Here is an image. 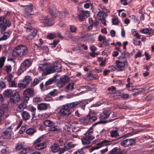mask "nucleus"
I'll list each match as a JSON object with an SVG mask.
<instances>
[{
	"label": "nucleus",
	"instance_id": "obj_41",
	"mask_svg": "<svg viewBox=\"0 0 154 154\" xmlns=\"http://www.w3.org/2000/svg\"><path fill=\"white\" fill-rule=\"evenodd\" d=\"M60 15V17L61 19H63L65 18L66 16L68 15V12H65V11H62L59 13Z\"/></svg>",
	"mask_w": 154,
	"mask_h": 154
},
{
	"label": "nucleus",
	"instance_id": "obj_43",
	"mask_svg": "<svg viewBox=\"0 0 154 154\" xmlns=\"http://www.w3.org/2000/svg\"><path fill=\"white\" fill-rule=\"evenodd\" d=\"M44 140V137L42 136L41 137H39L38 139H37L33 143V144H36V143H40L41 142H44L43 141Z\"/></svg>",
	"mask_w": 154,
	"mask_h": 154
},
{
	"label": "nucleus",
	"instance_id": "obj_2",
	"mask_svg": "<svg viewBox=\"0 0 154 154\" xmlns=\"http://www.w3.org/2000/svg\"><path fill=\"white\" fill-rule=\"evenodd\" d=\"M50 14L48 17H46L45 19H42L41 22L44 23L45 25L51 26L53 25L54 22L53 18L55 17L56 16V11H54L52 9L50 10Z\"/></svg>",
	"mask_w": 154,
	"mask_h": 154
},
{
	"label": "nucleus",
	"instance_id": "obj_46",
	"mask_svg": "<svg viewBox=\"0 0 154 154\" xmlns=\"http://www.w3.org/2000/svg\"><path fill=\"white\" fill-rule=\"evenodd\" d=\"M13 78V76L12 74H8L5 78V79L7 81L8 83H10Z\"/></svg>",
	"mask_w": 154,
	"mask_h": 154
},
{
	"label": "nucleus",
	"instance_id": "obj_60",
	"mask_svg": "<svg viewBox=\"0 0 154 154\" xmlns=\"http://www.w3.org/2000/svg\"><path fill=\"white\" fill-rule=\"evenodd\" d=\"M88 2L86 3L84 5V7L85 8H88L90 6L92 5V4L90 2V1H88Z\"/></svg>",
	"mask_w": 154,
	"mask_h": 154
},
{
	"label": "nucleus",
	"instance_id": "obj_22",
	"mask_svg": "<svg viewBox=\"0 0 154 154\" xmlns=\"http://www.w3.org/2000/svg\"><path fill=\"white\" fill-rule=\"evenodd\" d=\"M50 148L53 153L57 152L60 149V147L59 145L56 143H54L51 145Z\"/></svg>",
	"mask_w": 154,
	"mask_h": 154
},
{
	"label": "nucleus",
	"instance_id": "obj_61",
	"mask_svg": "<svg viewBox=\"0 0 154 154\" xmlns=\"http://www.w3.org/2000/svg\"><path fill=\"white\" fill-rule=\"evenodd\" d=\"M26 129V128L25 126H22L19 131V133L20 134H22L25 131V130Z\"/></svg>",
	"mask_w": 154,
	"mask_h": 154
},
{
	"label": "nucleus",
	"instance_id": "obj_30",
	"mask_svg": "<svg viewBox=\"0 0 154 154\" xmlns=\"http://www.w3.org/2000/svg\"><path fill=\"white\" fill-rule=\"evenodd\" d=\"M32 81L31 77L29 75L26 76L24 79L23 82L25 83L28 85Z\"/></svg>",
	"mask_w": 154,
	"mask_h": 154
},
{
	"label": "nucleus",
	"instance_id": "obj_64",
	"mask_svg": "<svg viewBox=\"0 0 154 154\" xmlns=\"http://www.w3.org/2000/svg\"><path fill=\"white\" fill-rule=\"evenodd\" d=\"M74 154H84L83 150L82 149H79L77 152H75Z\"/></svg>",
	"mask_w": 154,
	"mask_h": 154
},
{
	"label": "nucleus",
	"instance_id": "obj_20",
	"mask_svg": "<svg viewBox=\"0 0 154 154\" xmlns=\"http://www.w3.org/2000/svg\"><path fill=\"white\" fill-rule=\"evenodd\" d=\"M21 116L22 119L24 121H27L30 118V114L28 112L24 111L21 113Z\"/></svg>",
	"mask_w": 154,
	"mask_h": 154
},
{
	"label": "nucleus",
	"instance_id": "obj_49",
	"mask_svg": "<svg viewBox=\"0 0 154 154\" xmlns=\"http://www.w3.org/2000/svg\"><path fill=\"white\" fill-rule=\"evenodd\" d=\"M93 131L94 130L93 127H91L88 130L87 132L85 133V135L88 136V135H91Z\"/></svg>",
	"mask_w": 154,
	"mask_h": 154
},
{
	"label": "nucleus",
	"instance_id": "obj_35",
	"mask_svg": "<svg viewBox=\"0 0 154 154\" xmlns=\"http://www.w3.org/2000/svg\"><path fill=\"white\" fill-rule=\"evenodd\" d=\"M87 79L88 80H96L97 79V77L95 75L90 73L87 75Z\"/></svg>",
	"mask_w": 154,
	"mask_h": 154
},
{
	"label": "nucleus",
	"instance_id": "obj_7",
	"mask_svg": "<svg viewBox=\"0 0 154 154\" xmlns=\"http://www.w3.org/2000/svg\"><path fill=\"white\" fill-rule=\"evenodd\" d=\"M48 73L60 72L62 71V66L59 62H54L52 67L48 70Z\"/></svg>",
	"mask_w": 154,
	"mask_h": 154
},
{
	"label": "nucleus",
	"instance_id": "obj_27",
	"mask_svg": "<svg viewBox=\"0 0 154 154\" xmlns=\"http://www.w3.org/2000/svg\"><path fill=\"white\" fill-rule=\"evenodd\" d=\"M97 17L99 20L104 19H105L106 16V14L105 12H103L100 10H99L97 14Z\"/></svg>",
	"mask_w": 154,
	"mask_h": 154
},
{
	"label": "nucleus",
	"instance_id": "obj_32",
	"mask_svg": "<svg viewBox=\"0 0 154 154\" xmlns=\"http://www.w3.org/2000/svg\"><path fill=\"white\" fill-rule=\"evenodd\" d=\"M75 146V144H72L71 143L66 142L64 144V147L66 149H71L74 147Z\"/></svg>",
	"mask_w": 154,
	"mask_h": 154
},
{
	"label": "nucleus",
	"instance_id": "obj_58",
	"mask_svg": "<svg viewBox=\"0 0 154 154\" xmlns=\"http://www.w3.org/2000/svg\"><path fill=\"white\" fill-rule=\"evenodd\" d=\"M54 82L52 79H50L48 81H47L45 83V85L47 86V85H51Z\"/></svg>",
	"mask_w": 154,
	"mask_h": 154
},
{
	"label": "nucleus",
	"instance_id": "obj_19",
	"mask_svg": "<svg viewBox=\"0 0 154 154\" xmlns=\"http://www.w3.org/2000/svg\"><path fill=\"white\" fill-rule=\"evenodd\" d=\"M34 145L35 148L37 150H41L45 148L46 147V143L45 142H42L40 143L33 144Z\"/></svg>",
	"mask_w": 154,
	"mask_h": 154
},
{
	"label": "nucleus",
	"instance_id": "obj_3",
	"mask_svg": "<svg viewBox=\"0 0 154 154\" xmlns=\"http://www.w3.org/2000/svg\"><path fill=\"white\" fill-rule=\"evenodd\" d=\"M24 28L26 29V32H30L31 30H33L32 32L30 33L26 37V39L28 40H31L33 39L36 35L37 30L35 29L33 30L30 24H29L28 25H25L24 26Z\"/></svg>",
	"mask_w": 154,
	"mask_h": 154
},
{
	"label": "nucleus",
	"instance_id": "obj_5",
	"mask_svg": "<svg viewBox=\"0 0 154 154\" xmlns=\"http://www.w3.org/2000/svg\"><path fill=\"white\" fill-rule=\"evenodd\" d=\"M116 66L119 71L124 70L125 66L127 63L126 59L123 57H119V60H116Z\"/></svg>",
	"mask_w": 154,
	"mask_h": 154
},
{
	"label": "nucleus",
	"instance_id": "obj_45",
	"mask_svg": "<svg viewBox=\"0 0 154 154\" xmlns=\"http://www.w3.org/2000/svg\"><path fill=\"white\" fill-rule=\"evenodd\" d=\"M59 42L58 40H54L52 43L50 44V47L52 48H54Z\"/></svg>",
	"mask_w": 154,
	"mask_h": 154
},
{
	"label": "nucleus",
	"instance_id": "obj_55",
	"mask_svg": "<svg viewBox=\"0 0 154 154\" xmlns=\"http://www.w3.org/2000/svg\"><path fill=\"white\" fill-rule=\"evenodd\" d=\"M115 88L114 86H112L111 87L109 88L108 90L110 91L109 93L114 94L115 92Z\"/></svg>",
	"mask_w": 154,
	"mask_h": 154
},
{
	"label": "nucleus",
	"instance_id": "obj_38",
	"mask_svg": "<svg viewBox=\"0 0 154 154\" xmlns=\"http://www.w3.org/2000/svg\"><path fill=\"white\" fill-rule=\"evenodd\" d=\"M26 132V133L27 134L30 135H32L36 132V130L30 128L27 129Z\"/></svg>",
	"mask_w": 154,
	"mask_h": 154
},
{
	"label": "nucleus",
	"instance_id": "obj_47",
	"mask_svg": "<svg viewBox=\"0 0 154 154\" xmlns=\"http://www.w3.org/2000/svg\"><path fill=\"white\" fill-rule=\"evenodd\" d=\"M5 58L3 57L0 58V68H2L5 61Z\"/></svg>",
	"mask_w": 154,
	"mask_h": 154
},
{
	"label": "nucleus",
	"instance_id": "obj_16",
	"mask_svg": "<svg viewBox=\"0 0 154 154\" xmlns=\"http://www.w3.org/2000/svg\"><path fill=\"white\" fill-rule=\"evenodd\" d=\"M111 112L110 109H107L104 110L100 115V118L101 119H104L108 118Z\"/></svg>",
	"mask_w": 154,
	"mask_h": 154
},
{
	"label": "nucleus",
	"instance_id": "obj_52",
	"mask_svg": "<svg viewBox=\"0 0 154 154\" xmlns=\"http://www.w3.org/2000/svg\"><path fill=\"white\" fill-rule=\"evenodd\" d=\"M29 97L27 95H24L23 96L22 98V99L23 100V103H26L29 100Z\"/></svg>",
	"mask_w": 154,
	"mask_h": 154
},
{
	"label": "nucleus",
	"instance_id": "obj_8",
	"mask_svg": "<svg viewBox=\"0 0 154 154\" xmlns=\"http://www.w3.org/2000/svg\"><path fill=\"white\" fill-rule=\"evenodd\" d=\"M21 7H23V10L25 14V16H28V17H32V16L33 14L30 13L33 10V5L32 4H30L29 5H20Z\"/></svg>",
	"mask_w": 154,
	"mask_h": 154
},
{
	"label": "nucleus",
	"instance_id": "obj_31",
	"mask_svg": "<svg viewBox=\"0 0 154 154\" xmlns=\"http://www.w3.org/2000/svg\"><path fill=\"white\" fill-rule=\"evenodd\" d=\"M110 136L112 137H116L119 135L118 130H113L110 132Z\"/></svg>",
	"mask_w": 154,
	"mask_h": 154
},
{
	"label": "nucleus",
	"instance_id": "obj_59",
	"mask_svg": "<svg viewBox=\"0 0 154 154\" xmlns=\"http://www.w3.org/2000/svg\"><path fill=\"white\" fill-rule=\"evenodd\" d=\"M108 68V69L110 72L114 71L116 69V66H109Z\"/></svg>",
	"mask_w": 154,
	"mask_h": 154
},
{
	"label": "nucleus",
	"instance_id": "obj_48",
	"mask_svg": "<svg viewBox=\"0 0 154 154\" xmlns=\"http://www.w3.org/2000/svg\"><path fill=\"white\" fill-rule=\"evenodd\" d=\"M49 94L52 97L56 96L58 94L57 90L56 89H54L53 90L51 91Z\"/></svg>",
	"mask_w": 154,
	"mask_h": 154
},
{
	"label": "nucleus",
	"instance_id": "obj_10",
	"mask_svg": "<svg viewBox=\"0 0 154 154\" xmlns=\"http://www.w3.org/2000/svg\"><path fill=\"white\" fill-rule=\"evenodd\" d=\"M70 110L68 105L66 104L63 106L62 109L60 110L59 112L62 115L68 116L71 114Z\"/></svg>",
	"mask_w": 154,
	"mask_h": 154
},
{
	"label": "nucleus",
	"instance_id": "obj_53",
	"mask_svg": "<svg viewBox=\"0 0 154 154\" xmlns=\"http://www.w3.org/2000/svg\"><path fill=\"white\" fill-rule=\"evenodd\" d=\"M18 85V87L20 88L21 89H23V88H25L27 85L25 83H19Z\"/></svg>",
	"mask_w": 154,
	"mask_h": 154
},
{
	"label": "nucleus",
	"instance_id": "obj_42",
	"mask_svg": "<svg viewBox=\"0 0 154 154\" xmlns=\"http://www.w3.org/2000/svg\"><path fill=\"white\" fill-rule=\"evenodd\" d=\"M44 123L45 125L49 127L50 128L52 126V125L53 124H54L53 122L48 120L45 121Z\"/></svg>",
	"mask_w": 154,
	"mask_h": 154
},
{
	"label": "nucleus",
	"instance_id": "obj_29",
	"mask_svg": "<svg viewBox=\"0 0 154 154\" xmlns=\"http://www.w3.org/2000/svg\"><path fill=\"white\" fill-rule=\"evenodd\" d=\"M51 127L49 131L54 132H57L60 130L61 128L57 125H54V124Z\"/></svg>",
	"mask_w": 154,
	"mask_h": 154
},
{
	"label": "nucleus",
	"instance_id": "obj_24",
	"mask_svg": "<svg viewBox=\"0 0 154 154\" xmlns=\"http://www.w3.org/2000/svg\"><path fill=\"white\" fill-rule=\"evenodd\" d=\"M26 105L24 103H21L16 109V111L18 112L23 111L26 107Z\"/></svg>",
	"mask_w": 154,
	"mask_h": 154
},
{
	"label": "nucleus",
	"instance_id": "obj_62",
	"mask_svg": "<svg viewBox=\"0 0 154 154\" xmlns=\"http://www.w3.org/2000/svg\"><path fill=\"white\" fill-rule=\"evenodd\" d=\"M23 147V145L21 144H18L16 147V149L17 150H20L22 149Z\"/></svg>",
	"mask_w": 154,
	"mask_h": 154
},
{
	"label": "nucleus",
	"instance_id": "obj_57",
	"mask_svg": "<svg viewBox=\"0 0 154 154\" xmlns=\"http://www.w3.org/2000/svg\"><path fill=\"white\" fill-rule=\"evenodd\" d=\"M128 95L127 94H123L121 96H119L118 98L121 100L125 99H127L128 97Z\"/></svg>",
	"mask_w": 154,
	"mask_h": 154
},
{
	"label": "nucleus",
	"instance_id": "obj_17",
	"mask_svg": "<svg viewBox=\"0 0 154 154\" xmlns=\"http://www.w3.org/2000/svg\"><path fill=\"white\" fill-rule=\"evenodd\" d=\"M89 15V13L88 11H82L80 14L78 15V17L79 20L82 21L85 18V17H87Z\"/></svg>",
	"mask_w": 154,
	"mask_h": 154
},
{
	"label": "nucleus",
	"instance_id": "obj_23",
	"mask_svg": "<svg viewBox=\"0 0 154 154\" xmlns=\"http://www.w3.org/2000/svg\"><path fill=\"white\" fill-rule=\"evenodd\" d=\"M110 145V141L107 140H104L97 143V147L99 149L103 146Z\"/></svg>",
	"mask_w": 154,
	"mask_h": 154
},
{
	"label": "nucleus",
	"instance_id": "obj_11",
	"mask_svg": "<svg viewBox=\"0 0 154 154\" xmlns=\"http://www.w3.org/2000/svg\"><path fill=\"white\" fill-rule=\"evenodd\" d=\"M133 139H130L125 140L121 143V145L124 147H127L135 144Z\"/></svg>",
	"mask_w": 154,
	"mask_h": 154
},
{
	"label": "nucleus",
	"instance_id": "obj_25",
	"mask_svg": "<svg viewBox=\"0 0 154 154\" xmlns=\"http://www.w3.org/2000/svg\"><path fill=\"white\" fill-rule=\"evenodd\" d=\"M79 121L81 124L84 125H87L90 122L87 116L81 118Z\"/></svg>",
	"mask_w": 154,
	"mask_h": 154
},
{
	"label": "nucleus",
	"instance_id": "obj_36",
	"mask_svg": "<svg viewBox=\"0 0 154 154\" xmlns=\"http://www.w3.org/2000/svg\"><path fill=\"white\" fill-rule=\"evenodd\" d=\"M5 137L7 139L9 138L11 135V130L10 129H7L3 132Z\"/></svg>",
	"mask_w": 154,
	"mask_h": 154
},
{
	"label": "nucleus",
	"instance_id": "obj_12",
	"mask_svg": "<svg viewBox=\"0 0 154 154\" xmlns=\"http://www.w3.org/2000/svg\"><path fill=\"white\" fill-rule=\"evenodd\" d=\"M20 100V96L18 93H15L10 99L11 103L15 104L18 103Z\"/></svg>",
	"mask_w": 154,
	"mask_h": 154
},
{
	"label": "nucleus",
	"instance_id": "obj_6",
	"mask_svg": "<svg viewBox=\"0 0 154 154\" xmlns=\"http://www.w3.org/2000/svg\"><path fill=\"white\" fill-rule=\"evenodd\" d=\"M14 51L18 55L25 56L28 53V48L26 46L21 45L15 48Z\"/></svg>",
	"mask_w": 154,
	"mask_h": 154
},
{
	"label": "nucleus",
	"instance_id": "obj_54",
	"mask_svg": "<svg viewBox=\"0 0 154 154\" xmlns=\"http://www.w3.org/2000/svg\"><path fill=\"white\" fill-rule=\"evenodd\" d=\"M9 84L10 87H15L17 86V83L14 81H12Z\"/></svg>",
	"mask_w": 154,
	"mask_h": 154
},
{
	"label": "nucleus",
	"instance_id": "obj_33",
	"mask_svg": "<svg viewBox=\"0 0 154 154\" xmlns=\"http://www.w3.org/2000/svg\"><path fill=\"white\" fill-rule=\"evenodd\" d=\"M13 94L12 90L10 89L7 90L4 93V95L6 97H9Z\"/></svg>",
	"mask_w": 154,
	"mask_h": 154
},
{
	"label": "nucleus",
	"instance_id": "obj_9",
	"mask_svg": "<svg viewBox=\"0 0 154 154\" xmlns=\"http://www.w3.org/2000/svg\"><path fill=\"white\" fill-rule=\"evenodd\" d=\"M11 25L10 23L8 21L3 17H0V28L3 30H5L7 27H9Z\"/></svg>",
	"mask_w": 154,
	"mask_h": 154
},
{
	"label": "nucleus",
	"instance_id": "obj_4",
	"mask_svg": "<svg viewBox=\"0 0 154 154\" xmlns=\"http://www.w3.org/2000/svg\"><path fill=\"white\" fill-rule=\"evenodd\" d=\"M70 109H74L76 107H79L82 109L84 110L85 105H86L85 102L84 100H79L75 101L69 103H67Z\"/></svg>",
	"mask_w": 154,
	"mask_h": 154
},
{
	"label": "nucleus",
	"instance_id": "obj_13",
	"mask_svg": "<svg viewBox=\"0 0 154 154\" xmlns=\"http://www.w3.org/2000/svg\"><path fill=\"white\" fill-rule=\"evenodd\" d=\"M32 63L31 59H26L21 63V67H24V69L26 70L31 65Z\"/></svg>",
	"mask_w": 154,
	"mask_h": 154
},
{
	"label": "nucleus",
	"instance_id": "obj_1",
	"mask_svg": "<svg viewBox=\"0 0 154 154\" xmlns=\"http://www.w3.org/2000/svg\"><path fill=\"white\" fill-rule=\"evenodd\" d=\"M52 79L54 82L56 83L57 85L59 88L63 87L69 81L68 77L66 75L60 77V75L55 74Z\"/></svg>",
	"mask_w": 154,
	"mask_h": 154
},
{
	"label": "nucleus",
	"instance_id": "obj_39",
	"mask_svg": "<svg viewBox=\"0 0 154 154\" xmlns=\"http://www.w3.org/2000/svg\"><path fill=\"white\" fill-rule=\"evenodd\" d=\"M41 80V79L40 78L35 79L33 82L31 84V86L34 87L38 85L40 81Z\"/></svg>",
	"mask_w": 154,
	"mask_h": 154
},
{
	"label": "nucleus",
	"instance_id": "obj_40",
	"mask_svg": "<svg viewBox=\"0 0 154 154\" xmlns=\"http://www.w3.org/2000/svg\"><path fill=\"white\" fill-rule=\"evenodd\" d=\"M11 65H6L4 67L3 69L6 73H9L11 71Z\"/></svg>",
	"mask_w": 154,
	"mask_h": 154
},
{
	"label": "nucleus",
	"instance_id": "obj_50",
	"mask_svg": "<svg viewBox=\"0 0 154 154\" xmlns=\"http://www.w3.org/2000/svg\"><path fill=\"white\" fill-rule=\"evenodd\" d=\"M69 29L71 32H75L77 29V28L74 25L70 26Z\"/></svg>",
	"mask_w": 154,
	"mask_h": 154
},
{
	"label": "nucleus",
	"instance_id": "obj_15",
	"mask_svg": "<svg viewBox=\"0 0 154 154\" xmlns=\"http://www.w3.org/2000/svg\"><path fill=\"white\" fill-rule=\"evenodd\" d=\"M95 138V137L93 136H88L82 139V141L83 144L86 145L89 144L90 141Z\"/></svg>",
	"mask_w": 154,
	"mask_h": 154
},
{
	"label": "nucleus",
	"instance_id": "obj_28",
	"mask_svg": "<svg viewBox=\"0 0 154 154\" xmlns=\"http://www.w3.org/2000/svg\"><path fill=\"white\" fill-rule=\"evenodd\" d=\"M27 109L32 113V117H34L35 116L36 108L32 106H30L28 107Z\"/></svg>",
	"mask_w": 154,
	"mask_h": 154
},
{
	"label": "nucleus",
	"instance_id": "obj_51",
	"mask_svg": "<svg viewBox=\"0 0 154 154\" xmlns=\"http://www.w3.org/2000/svg\"><path fill=\"white\" fill-rule=\"evenodd\" d=\"M57 37L56 35L54 33H51L47 36V37L49 39H52Z\"/></svg>",
	"mask_w": 154,
	"mask_h": 154
},
{
	"label": "nucleus",
	"instance_id": "obj_26",
	"mask_svg": "<svg viewBox=\"0 0 154 154\" xmlns=\"http://www.w3.org/2000/svg\"><path fill=\"white\" fill-rule=\"evenodd\" d=\"M34 90L32 88H28L26 89L23 92V94L26 95H29L32 97L34 94Z\"/></svg>",
	"mask_w": 154,
	"mask_h": 154
},
{
	"label": "nucleus",
	"instance_id": "obj_63",
	"mask_svg": "<svg viewBox=\"0 0 154 154\" xmlns=\"http://www.w3.org/2000/svg\"><path fill=\"white\" fill-rule=\"evenodd\" d=\"M0 108H1L0 109H2L4 111V112L5 110L7 109L8 107L7 105L5 104H3L1 106Z\"/></svg>",
	"mask_w": 154,
	"mask_h": 154
},
{
	"label": "nucleus",
	"instance_id": "obj_56",
	"mask_svg": "<svg viewBox=\"0 0 154 154\" xmlns=\"http://www.w3.org/2000/svg\"><path fill=\"white\" fill-rule=\"evenodd\" d=\"M122 55L124 56H119V57H123L126 58V57H130V53L127 52H124L122 53Z\"/></svg>",
	"mask_w": 154,
	"mask_h": 154
},
{
	"label": "nucleus",
	"instance_id": "obj_34",
	"mask_svg": "<svg viewBox=\"0 0 154 154\" xmlns=\"http://www.w3.org/2000/svg\"><path fill=\"white\" fill-rule=\"evenodd\" d=\"M74 84L73 83H70L68 84L65 88V90L67 91H68L72 90L73 88Z\"/></svg>",
	"mask_w": 154,
	"mask_h": 154
},
{
	"label": "nucleus",
	"instance_id": "obj_37",
	"mask_svg": "<svg viewBox=\"0 0 154 154\" xmlns=\"http://www.w3.org/2000/svg\"><path fill=\"white\" fill-rule=\"evenodd\" d=\"M9 36L10 35L7 32H5L3 36L0 38V41L6 40Z\"/></svg>",
	"mask_w": 154,
	"mask_h": 154
},
{
	"label": "nucleus",
	"instance_id": "obj_18",
	"mask_svg": "<svg viewBox=\"0 0 154 154\" xmlns=\"http://www.w3.org/2000/svg\"><path fill=\"white\" fill-rule=\"evenodd\" d=\"M89 121L90 122H92L97 119V114L92 112H90L87 116Z\"/></svg>",
	"mask_w": 154,
	"mask_h": 154
},
{
	"label": "nucleus",
	"instance_id": "obj_44",
	"mask_svg": "<svg viewBox=\"0 0 154 154\" xmlns=\"http://www.w3.org/2000/svg\"><path fill=\"white\" fill-rule=\"evenodd\" d=\"M42 100L39 96H36L33 99V102L34 103H38L42 101Z\"/></svg>",
	"mask_w": 154,
	"mask_h": 154
},
{
	"label": "nucleus",
	"instance_id": "obj_21",
	"mask_svg": "<svg viewBox=\"0 0 154 154\" xmlns=\"http://www.w3.org/2000/svg\"><path fill=\"white\" fill-rule=\"evenodd\" d=\"M48 107V104L45 103H42L38 104L37 105V109L39 110H46Z\"/></svg>",
	"mask_w": 154,
	"mask_h": 154
},
{
	"label": "nucleus",
	"instance_id": "obj_14",
	"mask_svg": "<svg viewBox=\"0 0 154 154\" xmlns=\"http://www.w3.org/2000/svg\"><path fill=\"white\" fill-rule=\"evenodd\" d=\"M39 68L41 70L44 71V72L46 71L45 73H46L47 74H50L48 73V70L51 68L50 64L48 63L41 64L39 65Z\"/></svg>",
	"mask_w": 154,
	"mask_h": 154
}]
</instances>
